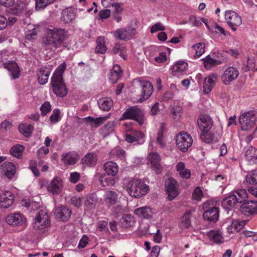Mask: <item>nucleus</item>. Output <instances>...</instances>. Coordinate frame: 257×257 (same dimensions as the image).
Wrapping results in <instances>:
<instances>
[{
    "label": "nucleus",
    "instance_id": "37",
    "mask_svg": "<svg viewBox=\"0 0 257 257\" xmlns=\"http://www.w3.org/2000/svg\"><path fill=\"white\" fill-rule=\"evenodd\" d=\"M50 71L48 68H42L38 73V80L39 83L41 85L45 84L48 80Z\"/></svg>",
    "mask_w": 257,
    "mask_h": 257
},
{
    "label": "nucleus",
    "instance_id": "21",
    "mask_svg": "<svg viewBox=\"0 0 257 257\" xmlns=\"http://www.w3.org/2000/svg\"><path fill=\"white\" fill-rule=\"evenodd\" d=\"M188 68V64L184 61L176 62L172 68V73L174 75L180 77L186 73Z\"/></svg>",
    "mask_w": 257,
    "mask_h": 257
},
{
    "label": "nucleus",
    "instance_id": "61",
    "mask_svg": "<svg viewBox=\"0 0 257 257\" xmlns=\"http://www.w3.org/2000/svg\"><path fill=\"white\" fill-rule=\"evenodd\" d=\"M203 196V192L201 188L197 187L195 188L192 193V198L194 200L201 201Z\"/></svg>",
    "mask_w": 257,
    "mask_h": 257
},
{
    "label": "nucleus",
    "instance_id": "45",
    "mask_svg": "<svg viewBox=\"0 0 257 257\" xmlns=\"http://www.w3.org/2000/svg\"><path fill=\"white\" fill-rule=\"evenodd\" d=\"M55 0H35V10L41 11L44 10L50 5L53 4Z\"/></svg>",
    "mask_w": 257,
    "mask_h": 257
},
{
    "label": "nucleus",
    "instance_id": "40",
    "mask_svg": "<svg viewBox=\"0 0 257 257\" xmlns=\"http://www.w3.org/2000/svg\"><path fill=\"white\" fill-rule=\"evenodd\" d=\"M98 105L101 109L108 111L113 105V101L109 97L101 98L98 100Z\"/></svg>",
    "mask_w": 257,
    "mask_h": 257
},
{
    "label": "nucleus",
    "instance_id": "36",
    "mask_svg": "<svg viewBox=\"0 0 257 257\" xmlns=\"http://www.w3.org/2000/svg\"><path fill=\"white\" fill-rule=\"evenodd\" d=\"M75 18V14L72 8H68L62 12L61 19L65 23L72 22Z\"/></svg>",
    "mask_w": 257,
    "mask_h": 257
},
{
    "label": "nucleus",
    "instance_id": "27",
    "mask_svg": "<svg viewBox=\"0 0 257 257\" xmlns=\"http://www.w3.org/2000/svg\"><path fill=\"white\" fill-rule=\"evenodd\" d=\"M5 68L10 72V74L13 79L19 77L20 74V68L18 64L14 61H10L8 63L3 64Z\"/></svg>",
    "mask_w": 257,
    "mask_h": 257
},
{
    "label": "nucleus",
    "instance_id": "62",
    "mask_svg": "<svg viewBox=\"0 0 257 257\" xmlns=\"http://www.w3.org/2000/svg\"><path fill=\"white\" fill-rule=\"evenodd\" d=\"M165 30V26L160 22L157 23L153 25L151 28V33H155L160 31H164Z\"/></svg>",
    "mask_w": 257,
    "mask_h": 257
},
{
    "label": "nucleus",
    "instance_id": "9",
    "mask_svg": "<svg viewBox=\"0 0 257 257\" xmlns=\"http://www.w3.org/2000/svg\"><path fill=\"white\" fill-rule=\"evenodd\" d=\"M257 117L252 111H248L243 113L239 117V122L242 130H248L253 125L256 120Z\"/></svg>",
    "mask_w": 257,
    "mask_h": 257
},
{
    "label": "nucleus",
    "instance_id": "2",
    "mask_svg": "<svg viewBox=\"0 0 257 257\" xmlns=\"http://www.w3.org/2000/svg\"><path fill=\"white\" fill-rule=\"evenodd\" d=\"M123 185L128 194L135 198H140L149 191V186L140 179L125 178L123 180Z\"/></svg>",
    "mask_w": 257,
    "mask_h": 257
},
{
    "label": "nucleus",
    "instance_id": "8",
    "mask_svg": "<svg viewBox=\"0 0 257 257\" xmlns=\"http://www.w3.org/2000/svg\"><path fill=\"white\" fill-rule=\"evenodd\" d=\"M224 19L233 31H236V27L240 26L242 24L241 17L236 12L232 10H227L225 12Z\"/></svg>",
    "mask_w": 257,
    "mask_h": 257
},
{
    "label": "nucleus",
    "instance_id": "11",
    "mask_svg": "<svg viewBox=\"0 0 257 257\" xmlns=\"http://www.w3.org/2000/svg\"><path fill=\"white\" fill-rule=\"evenodd\" d=\"M148 160V164L156 174L161 173L163 167L161 163V158L160 155L157 153H149L147 157Z\"/></svg>",
    "mask_w": 257,
    "mask_h": 257
},
{
    "label": "nucleus",
    "instance_id": "6",
    "mask_svg": "<svg viewBox=\"0 0 257 257\" xmlns=\"http://www.w3.org/2000/svg\"><path fill=\"white\" fill-rule=\"evenodd\" d=\"M122 119H132L136 120L140 125L144 121V115L140 108L137 106H132L123 112Z\"/></svg>",
    "mask_w": 257,
    "mask_h": 257
},
{
    "label": "nucleus",
    "instance_id": "52",
    "mask_svg": "<svg viewBox=\"0 0 257 257\" xmlns=\"http://www.w3.org/2000/svg\"><path fill=\"white\" fill-rule=\"evenodd\" d=\"M125 152L120 147H116L112 149L109 153V155L112 158H118L123 159L125 158Z\"/></svg>",
    "mask_w": 257,
    "mask_h": 257
},
{
    "label": "nucleus",
    "instance_id": "29",
    "mask_svg": "<svg viewBox=\"0 0 257 257\" xmlns=\"http://www.w3.org/2000/svg\"><path fill=\"white\" fill-rule=\"evenodd\" d=\"M119 167L117 164L112 161L107 162L103 165V169L105 173L112 177L115 176L118 171Z\"/></svg>",
    "mask_w": 257,
    "mask_h": 257
},
{
    "label": "nucleus",
    "instance_id": "33",
    "mask_svg": "<svg viewBox=\"0 0 257 257\" xmlns=\"http://www.w3.org/2000/svg\"><path fill=\"white\" fill-rule=\"evenodd\" d=\"M176 170L179 176L184 179H189L191 176V171L185 167V165L183 162H178L176 166Z\"/></svg>",
    "mask_w": 257,
    "mask_h": 257
},
{
    "label": "nucleus",
    "instance_id": "53",
    "mask_svg": "<svg viewBox=\"0 0 257 257\" xmlns=\"http://www.w3.org/2000/svg\"><path fill=\"white\" fill-rule=\"evenodd\" d=\"M32 125L28 124L23 123L19 125V131L25 137H29L33 131Z\"/></svg>",
    "mask_w": 257,
    "mask_h": 257
},
{
    "label": "nucleus",
    "instance_id": "3",
    "mask_svg": "<svg viewBox=\"0 0 257 257\" xmlns=\"http://www.w3.org/2000/svg\"><path fill=\"white\" fill-rule=\"evenodd\" d=\"M133 83L135 86L141 91V94L137 98V101L141 102L148 99L153 90L152 84L148 81L140 78L135 79Z\"/></svg>",
    "mask_w": 257,
    "mask_h": 257
},
{
    "label": "nucleus",
    "instance_id": "57",
    "mask_svg": "<svg viewBox=\"0 0 257 257\" xmlns=\"http://www.w3.org/2000/svg\"><path fill=\"white\" fill-rule=\"evenodd\" d=\"M245 180L250 184H257V170L249 171L246 176Z\"/></svg>",
    "mask_w": 257,
    "mask_h": 257
},
{
    "label": "nucleus",
    "instance_id": "63",
    "mask_svg": "<svg viewBox=\"0 0 257 257\" xmlns=\"http://www.w3.org/2000/svg\"><path fill=\"white\" fill-rule=\"evenodd\" d=\"M40 110L42 115H46L51 110V105L49 102H44L41 106Z\"/></svg>",
    "mask_w": 257,
    "mask_h": 257
},
{
    "label": "nucleus",
    "instance_id": "28",
    "mask_svg": "<svg viewBox=\"0 0 257 257\" xmlns=\"http://www.w3.org/2000/svg\"><path fill=\"white\" fill-rule=\"evenodd\" d=\"M5 175L9 179H13L16 174V168L12 162H5L2 165Z\"/></svg>",
    "mask_w": 257,
    "mask_h": 257
},
{
    "label": "nucleus",
    "instance_id": "55",
    "mask_svg": "<svg viewBox=\"0 0 257 257\" xmlns=\"http://www.w3.org/2000/svg\"><path fill=\"white\" fill-rule=\"evenodd\" d=\"M200 138L204 142L208 144L215 143L218 141L217 139H214L213 135L209 133V132H201Z\"/></svg>",
    "mask_w": 257,
    "mask_h": 257
},
{
    "label": "nucleus",
    "instance_id": "34",
    "mask_svg": "<svg viewBox=\"0 0 257 257\" xmlns=\"http://www.w3.org/2000/svg\"><path fill=\"white\" fill-rule=\"evenodd\" d=\"M204 68L207 70H210L212 67L222 63L221 60H217L211 57L210 55H207L202 59Z\"/></svg>",
    "mask_w": 257,
    "mask_h": 257
},
{
    "label": "nucleus",
    "instance_id": "56",
    "mask_svg": "<svg viewBox=\"0 0 257 257\" xmlns=\"http://www.w3.org/2000/svg\"><path fill=\"white\" fill-rule=\"evenodd\" d=\"M99 181L103 187L112 185L114 184V180L112 178L106 177L105 174L100 175Z\"/></svg>",
    "mask_w": 257,
    "mask_h": 257
},
{
    "label": "nucleus",
    "instance_id": "17",
    "mask_svg": "<svg viewBox=\"0 0 257 257\" xmlns=\"http://www.w3.org/2000/svg\"><path fill=\"white\" fill-rule=\"evenodd\" d=\"M63 186L62 180L59 177L54 178L47 186V191L53 195L61 193Z\"/></svg>",
    "mask_w": 257,
    "mask_h": 257
},
{
    "label": "nucleus",
    "instance_id": "1",
    "mask_svg": "<svg viewBox=\"0 0 257 257\" xmlns=\"http://www.w3.org/2000/svg\"><path fill=\"white\" fill-rule=\"evenodd\" d=\"M69 34L67 30L62 28H53L46 30L43 38V44L51 48L59 49L66 47V41Z\"/></svg>",
    "mask_w": 257,
    "mask_h": 257
},
{
    "label": "nucleus",
    "instance_id": "20",
    "mask_svg": "<svg viewBox=\"0 0 257 257\" xmlns=\"http://www.w3.org/2000/svg\"><path fill=\"white\" fill-rule=\"evenodd\" d=\"M240 211L245 215L253 214L257 213V201L244 202L240 207Z\"/></svg>",
    "mask_w": 257,
    "mask_h": 257
},
{
    "label": "nucleus",
    "instance_id": "7",
    "mask_svg": "<svg viewBox=\"0 0 257 257\" xmlns=\"http://www.w3.org/2000/svg\"><path fill=\"white\" fill-rule=\"evenodd\" d=\"M177 147L182 152H186L193 143L191 136L184 132L180 133L176 137Z\"/></svg>",
    "mask_w": 257,
    "mask_h": 257
},
{
    "label": "nucleus",
    "instance_id": "15",
    "mask_svg": "<svg viewBox=\"0 0 257 257\" xmlns=\"http://www.w3.org/2000/svg\"><path fill=\"white\" fill-rule=\"evenodd\" d=\"M136 33L135 29L128 27L124 29H119L114 32V36L120 40H129Z\"/></svg>",
    "mask_w": 257,
    "mask_h": 257
},
{
    "label": "nucleus",
    "instance_id": "42",
    "mask_svg": "<svg viewBox=\"0 0 257 257\" xmlns=\"http://www.w3.org/2000/svg\"><path fill=\"white\" fill-rule=\"evenodd\" d=\"M98 202V198L95 194H88L84 201V205L88 208H94Z\"/></svg>",
    "mask_w": 257,
    "mask_h": 257
},
{
    "label": "nucleus",
    "instance_id": "54",
    "mask_svg": "<svg viewBox=\"0 0 257 257\" xmlns=\"http://www.w3.org/2000/svg\"><path fill=\"white\" fill-rule=\"evenodd\" d=\"M246 220L238 221L234 220L232 222L230 226V229H233L231 230L230 232H233V231L238 232L240 231L246 224Z\"/></svg>",
    "mask_w": 257,
    "mask_h": 257
},
{
    "label": "nucleus",
    "instance_id": "12",
    "mask_svg": "<svg viewBox=\"0 0 257 257\" xmlns=\"http://www.w3.org/2000/svg\"><path fill=\"white\" fill-rule=\"evenodd\" d=\"M7 223L12 226H20L25 224L27 221L26 218L20 213H13L7 215L6 217Z\"/></svg>",
    "mask_w": 257,
    "mask_h": 257
},
{
    "label": "nucleus",
    "instance_id": "64",
    "mask_svg": "<svg viewBox=\"0 0 257 257\" xmlns=\"http://www.w3.org/2000/svg\"><path fill=\"white\" fill-rule=\"evenodd\" d=\"M189 23L192 26H199L202 24L201 19L197 18L194 16H191L189 17Z\"/></svg>",
    "mask_w": 257,
    "mask_h": 257
},
{
    "label": "nucleus",
    "instance_id": "23",
    "mask_svg": "<svg viewBox=\"0 0 257 257\" xmlns=\"http://www.w3.org/2000/svg\"><path fill=\"white\" fill-rule=\"evenodd\" d=\"M54 214L57 218L61 220L66 221L70 217L71 211L67 207L60 206L55 209Z\"/></svg>",
    "mask_w": 257,
    "mask_h": 257
},
{
    "label": "nucleus",
    "instance_id": "49",
    "mask_svg": "<svg viewBox=\"0 0 257 257\" xmlns=\"http://www.w3.org/2000/svg\"><path fill=\"white\" fill-rule=\"evenodd\" d=\"M192 49L195 52L194 57H200L205 52V45L203 43H198L192 46Z\"/></svg>",
    "mask_w": 257,
    "mask_h": 257
},
{
    "label": "nucleus",
    "instance_id": "60",
    "mask_svg": "<svg viewBox=\"0 0 257 257\" xmlns=\"http://www.w3.org/2000/svg\"><path fill=\"white\" fill-rule=\"evenodd\" d=\"M172 116L176 121H179L182 114V109L181 107H173L171 110Z\"/></svg>",
    "mask_w": 257,
    "mask_h": 257
},
{
    "label": "nucleus",
    "instance_id": "48",
    "mask_svg": "<svg viewBox=\"0 0 257 257\" xmlns=\"http://www.w3.org/2000/svg\"><path fill=\"white\" fill-rule=\"evenodd\" d=\"M24 147L21 145H17L14 146L10 149V153L15 157L17 158H21L22 155L24 150Z\"/></svg>",
    "mask_w": 257,
    "mask_h": 257
},
{
    "label": "nucleus",
    "instance_id": "41",
    "mask_svg": "<svg viewBox=\"0 0 257 257\" xmlns=\"http://www.w3.org/2000/svg\"><path fill=\"white\" fill-rule=\"evenodd\" d=\"M9 9L11 13L18 15L26 9V6L23 2L17 1L15 3L14 1Z\"/></svg>",
    "mask_w": 257,
    "mask_h": 257
},
{
    "label": "nucleus",
    "instance_id": "32",
    "mask_svg": "<svg viewBox=\"0 0 257 257\" xmlns=\"http://www.w3.org/2000/svg\"><path fill=\"white\" fill-rule=\"evenodd\" d=\"M245 157L250 164H257V149L249 146L245 151Z\"/></svg>",
    "mask_w": 257,
    "mask_h": 257
},
{
    "label": "nucleus",
    "instance_id": "31",
    "mask_svg": "<svg viewBox=\"0 0 257 257\" xmlns=\"http://www.w3.org/2000/svg\"><path fill=\"white\" fill-rule=\"evenodd\" d=\"M236 198L234 193L229 195L222 201V206L226 210H231L236 205Z\"/></svg>",
    "mask_w": 257,
    "mask_h": 257
},
{
    "label": "nucleus",
    "instance_id": "51",
    "mask_svg": "<svg viewBox=\"0 0 257 257\" xmlns=\"http://www.w3.org/2000/svg\"><path fill=\"white\" fill-rule=\"evenodd\" d=\"M191 212H186L181 218L179 225L182 228H187L190 226Z\"/></svg>",
    "mask_w": 257,
    "mask_h": 257
},
{
    "label": "nucleus",
    "instance_id": "58",
    "mask_svg": "<svg viewBox=\"0 0 257 257\" xmlns=\"http://www.w3.org/2000/svg\"><path fill=\"white\" fill-rule=\"evenodd\" d=\"M66 67V65L65 62L62 63L58 66L55 70L53 75L52 77H55V79H62V74L64 72Z\"/></svg>",
    "mask_w": 257,
    "mask_h": 257
},
{
    "label": "nucleus",
    "instance_id": "24",
    "mask_svg": "<svg viewBox=\"0 0 257 257\" xmlns=\"http://www.w3.org/2000/svg\"><path fill=\"white\" fill-rule=\"evenodd\" d=\"M61 157L62 161L66 165H73L77 162L79 159L78 155L74 152L63 154Z\"/></svg>",
    "mask_w": 257,
    "mask_h": 257
},
{
    "label": "nucleus",
    "instance_id": "16",
    "mask_svg": "<svg viewBox=\"0 0 257 257\" xmlns=\"http://www.w3.org/2000/svg\"><path fill=\"white\" fill-rule=\"evenodd\" d=\"M197 123L201 132H209L212 126L213 121L209 115L201 114L198 118Z\"/></svg>",
    "mask_w": 257,
    "mask_h": 257
},
{
    "label": "nucleus",
    "instance_id": "47",
    "mask_svg": "<svg viewBox=\"0 0 257 257\" xmlns=\"http://www.w3.org/2000/svg\"><path fill=\"white\" fill-rule=\"evenodd\" d=\"M97 46L95 48V52L101 54L104 53L106 51V47L105 45V40L103 37H99L96 40Z\"/></svg>",
    "mask_w": 257,
    "mask_h": 257
},
{
    "label": "nucleus",
    "instance_id": "10",
    "mask_svg": "<svg viewBox=\"0 0 257 257\" xmlns=\"http://www.w3.org/2000/svg\"><path fill=\"white\" fill-rule=\"evenodd\" d=\"M238 70L233 66L227 68L221 76V80L223 84L229 85L232 82L237 79L239 75Z\"/></svg>",
    "mask_w": 257,
    "mask_h": 257
},
{
    "label": "nucleus",
    "instance_id": "18",
    "mask_svg": "<svg viewBox=\"0 0 257 257\" xmlns=\"http://www.w3.org/2000/svg\"><path fill=\"white\" fill-rule=\"evenodd\" d=\"M14 195L10 191H4L0 194V206L1 208H8L14 201Z\"/></svg>",
    "mask_w": 257,
    "mask_h": 257
},
{
    "label": "nucleus",
    "instance_id": "25",
    "mask_svg": "<svg viewBox=\"0 0 257 257\" xmlns=\"http://www.w3.org/2000/svg\"><path fill=\"white\" fill-rule=\"evenodd\" d=\"M104 203L108 207L115 204L117 201L118 195L113 191H107L104 195Z\"/></svg>",
    "mask_w": 257,
    "mask_h": 257
},
{
    "label": "nucleus",
    "instance_id": "35",
    "mask_svg": "<svg viewBox=\"0 0 257 257\" xmlns=\"http://www.w3.org/2000/svg\"><path fill=\"white\" fill-rule=\"evenodd\" d=\"M122 76V71L118 65H114L110 70L109 79L112 83H116Z\"/></svg>",
    "mask_w": 257,
    "mask_h": 257
},
{
    "label": "nucleus",
    "instance_id": "14",
    "mask_svg": "<svg viewBox=\"0 0 257 257\" xmlns=\"http://www.w3.org/2000/svg\"><path fill=\"white\" fill-rule=\"evenodd\" d=\"M165 188L170 200L174 199L179 194L177 183L173 179H169L166 182Z\"/></svg>",
    "mask_w": 257,
    "mask_h": 257
},
{
    "label": "nucleus",
    "instance_id": "4",
    "mask_svg": "<svg viewBox=\"0 0 257 257\" xmlns=\"http://www.w3.org/2000/svg\"><path fill=\"white\" fill-rule=\"evenodd\" d=\"M216 201L214 200H208L203 205L204 212L203 217L204 219L209 221L215 222L219 217V211L215 206Z\"/></svg>",
    "mask_w": 257,
    "mask_h": 257
},
{
    "label": "nucleus",
    "instance_id": "44",
    "mask_svg": "<svg viewBox=\"0 0 257 257\" xmlns=\"http://www.w3.org/2000/svg\"><path fill=\"white\" fill-rule=\"evenodd\" d=\"M120 223L124 227H131L135 224L134 217L130 214H126L120 219Z\"/></svg>",
    "mask_w": 257,
    "mask_h": 257
},
{
    "label": "nucleus",
    "instance_id": "43",
    "mask_svg": "<svg viewBox=\"0 0 257 257\" xmlns=\"http://www.w3.org/2000/svg\"><path fill=\"white\" fill-rule=\"evenodd\" d=\"M38 27L29 24L28 26L26 31V38L27 40L34 39L37 36L38 31Z\"/></svg>",
    "mask_w": 257,
    "mask_h": 257
},
{
    "label": "nucleus",
    "instance_id": "39",
    "mask_svg": "<svg viewBox=\"0 0 257 257\" xmlns=\"http://www.w3.org/2000/svg\"><path fill=\"white\" fill-rule=\"evenodd\" d=\"M134 213L142 218H148L151 216L152 209L148 206L142 207L135 209Z\"/></svg>",
    "mask_w": 257,
    "mask_h": 257
},
{
    "label": "nucleus",
    "instance_id": "26",
    "mask_svg": "<svg viewBox=\"0 0 257 257\" xmlns=\"http://www.w3.org/2000/svg\"><path fill=\"white\" fill-rule=\"evenodd\" d=\"M217 79V76L215 73H212L205 78L203 86L205 93H208L211 91L215 85Z\"/></svg>",
    "mask_w": 257,
    "mask_h": 257
},
{
    "label": "nucleus",
    "instance_id": "59",
    "mask_svg": "<svg viewBox=\"0 0 257 257\" xmlns=\"http://www.w3.org/2000/svg\"><path fill=\"white\" fill-rule=\"evenodd\" d=\"M113 51L115 54H119L123 59H126V49L124 46L116 44L114 46Z\"/></svg>",
    "mask_w": 257,
    "mask_h": 257
},
{
    "label": "nucleus",
    "instance_id": "50",
    "mask_svg": "<svg viewBox=\"0 0 257 257\" xmlns=\"http://www.w3.org/2000/svg\"><path fill=\"white\" fill-rule=\"evenodd\" d=\"M166 125L164 123H161L159 127V129L158 132V136L157 139V143L161 146V147L163 148L165 146V143L164 142L163 139V133L165 129Z\"/></svg>",
    "mask_w": 257,
    "mask_h": 257
},
{
    "label": "nucleus",
    "instance_id": "30",
    "mask_svg": "<svg viewBox=\"0 0 257 257\" xmlns=\"http://www.w3.org/2000/svg\"><path fill=\"white\" fill-rule=\"evenodd\" d=\"M207 237L213 242L220 244L224 241L223 237L220 231L211 230L207 232Z\"/></svg>",
    "mask_w": 257,
    "mask_h": 257
},
{
    "label": "nucleus",
    "instance_id": "19",
    "mask_svg": "<svg viewBox=\"0 0 257 257\" xmlns=\"http://www.w3.org/2000/svg\"><path fill=\"white\" fill-rule=\"evenodd\" d=\"M144 134L141 131L133 130L130 133L125 134V140L130 143L139 142L142 144L144 142Z\"/></svg>",
    "mask_w": 257,
    "mask_h": 257
},
{
    "label": "nucleus",
    "instance_id": "5",
    "mask_svg": "<svg viewBox=\"0 0 257 257\" xmlns=\"http://www.w3.org/2000/svg\"><path fill=\"white\" fill-rule=\"evenodd\" d=\"M49 224L48 211L46 208H42L36 215L33 226L35 229H42L48 226Z\"/></svg>",
    "mask_w": 257,
    "mask_h": 257
},
{
    "label": "nucleus",
    "instance_id": "38",
    "mask_svg": "<svg viewBox=\"0 0 257 257\" xmlns=\"http://www.w3.org/2000/svg\"><path fill=\"white\" fill-rule=\"evenodd\" d=\"M109 117L108 115L99 117H93L88 116L85 119L90 123L92 127H98L103 123Z\"/></svg>",
    "mask_w": 257,
    "mask_h": 257
},
{
    "label": "nucleus",
    "instance_id": "13",
    "mask_svg": "<svg viewBox=\"0 0 257 257\" xmlns=\"http://www.w3.org/2000/svg\"><path fill=\"white\" fill-rule=\"evenodd\" d=\"M51 85L54 93L58 96L64 97L67 94L66 88L63 79L51 78Z\"/></svg>",
    "mask_w": 257,
    "mask_h": 257
},
{
    "label": "nucleus",
    "instance_id": "46",
    "mask_svg": "<svg viewBox=\"0 0 257 257\" xmlns=\"http://www.w3.org/2000/svg\"><path fill=\"white\" fill-rule=\"evenodd\" d=\"M233 193L236 197L237 203H244L248 198L247 194L245 189L237 190Z\"/></svg>",
    "mask_w": 257,
    "mask_h": 257
},
{
    "label": "nucleus",
    "instance_id": "22",
    "mask_svg": "<svg viewBox=\"0 0 257 257\" xmlns=\"http://www.w3.org/2000/svg\"><path fill=\"white\" fill-rule=\"evenodd\" d=\"M98 157L94 152L88 153L86 154L81 160L82 165L89 167L95 166L97 162Z\"/></svg>",
    "mask_w": 257,
    "mask_h": 257
}]
</instances>
